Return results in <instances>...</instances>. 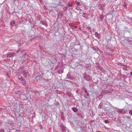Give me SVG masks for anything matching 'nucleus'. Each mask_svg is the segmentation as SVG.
<instances>
[{
    "mask_svg": "<svg viewBox=\"0 0 132 132\" xmlns=\"http://www.w3.org/2000/svg\"><path fill=\"white\" fill-rule=\"evenodd\" d=\"M129 38H127V39L126 38L125 39V40L127 41L126 42L127 43H128L130 42V40Z\"/></svg>",
    "mask_w": 132,
    "mask_h": 132,
    "instance_id": "nucleus-26",
    "label": "nucleus"
},
{
    "mask_svg": "<svg viewBox=\"0 0 132 132\" xmlns=\"http://www.w3.org/2000/svg\"><path fill=\"white\" fill-rule=\"evenodd\" d=\"M39 0V1H40V3H43V0Z\"/></svg>",
    "mask_w": 132,
    "mask_h": 132,
    "instance_id": "nucleus-51",
    "label": "nucleus"
},
{
    "mask_svg": "<svg viewBox=\"0 0 132 132\" xmlns=\"http://www.w3.org/2000/svg\"><path fill=\"white\" fill-rule=\"evenodd\" d=\"M79 7H76V8H75V9H77L78 10H79V9H78Z\"/></svg>",
    "mask_w": 132,
    "mask_h": 132,
    "instance_id": "nucleus-54",
    "label": "nucleus"
},
{
    "mask_svg": "<svg viewBox=\"0 0 132 132\" xmlns=\"http://www.w3.org/2000/svg\"><path fill=\"white\" fill-rule=\"evenodd\" d=\"M110 48L108 46H107V47H106V48L107 49H109V48Z\"/></svg>",
    "mask_w": 132,
    "mask_h": 132,
    "instance_id": "nucleus-59",
    "label": "nucleus"
},
{
    "mask_svg": "<svg viewBox=\"0 0 132 132\" xmlns=\"http://www.w3.org/2000/svg\"><path fill=\"white\" fill-rule=\"evenodd\" d=\"M96 29L94 28H93L92 29V31L93 32H94L96 31Z\"/></svg>",
    "mask_w": 132,
    "mask_h": 132,
    "instance_id": "nucleus-46",
    "label": "nucleus"
},
{
    "mask_svg": "<svg viewBox=\"0 0 132 132\" xmlns=\"http://www.w3.org/2000/svg\"><path fill=\"white\" fill-rule=\"evenodd\" d=\"M66 20V18L63 19V21L64 22V21L65 22Z\"/></svg>",
    "mask_w": 132,
    "mask_h": 132,
    "instance_id": "nucleus-53",
    "label": "nucleus"
},
{
    "mask_svg": "<svg viewBox=\"0 0 132 132\" xmlns=\"http://www.w3.org/2000/svg\"><path fill=\"white\" fill-rule=\"evenodd\" d=\"M92 32V30H91V29L90 30V32Z\"/></svg>",
    "mask_w": 132,
    "mask_h": 132,
    "instance_id": "nucleus-64",
    "label": "nucleus"
},
{
    "mask_svg": "<svg viewBox=\"0 0 132 132\" xmlns=\"http://www.w3.org/2000/svg\"><path fill=\"white\" fill-rule=\"evenodd\" d=\"M15 73H16V75L17 76H20V74L19 73V72L16 71V72Z\"/></svg>",
    "mask_w": 132,
    "mask_h": 132,
    "instance_id": "nucleus-31",
    "label": "nucleus"
},
{
    "mask_svg": "<svg viewBox=\"0 0 132 132\" xmlns=\"http://www.w3.org/2000/svg\"><path fill=\"white\" fill-rule=\"evenodd\" d=\"M117 112L118 113H120L122 114H125L124 113V112H123L122 109H118V110L117 111Z\"/></svg>",
    "mask_w": 132,
    "mask_h": 132,
    "instance_id": "nucleus-14",
    "label": "nucleus"
},
{
    "mask_svg": "<svg viewBox=\"0 0 132 132\" xmlns=\"http://www.w3.org/2000/svg\"><path fill=\"white\" fill-rule=\"evenodd\" d=\"M78 129H79L80 130L79 132H82V129L83 128L81 127H80Z\"/></svg>",
    "mask_w": 132,
    "mask_h": 132,
    "instance_id": "nucleus-32",
    "label": "nucleus"
},
{
    "mask_svg": "<svg viewBox=\"0 0 132 132\" xmlns=\"http://www.w3.org/2000/svg\"><path fill=\"white\" fill-rule=\"evenodd\" d=\"M125 35V37L126 38H129L131 36V31H127L126 32Z\"/></svg>",
    "mask_w": 132,
    "mask_h": 132,
    "instance_id": "nucleus-6",
    "label": "nucleus"
},
{
    "mask_svg": "<svg viewBox=\"0 0 132 132\" xmlns=\"http://www.w3.org/2000/svg\"><path fill=\"white\" fill-rule=\"evenodd\" d=\"M124 8H125V9H127V5H126V6H124Z\"/></svg>",
    "mask_w": 132,
    "mask_h": 132,
    "instance_id": "nucleus-56",
    "label": "nucleus"
},
{
    "mask_svg": "<svg viewBox=\"0 0 132 132\" xmlns=\"http://www.w3.org/2000/svg\"><path fill=\"white\" fill-rule=\"evenodd\" d=\"M59 67V66L57 65L56 67V68H58Z\"/></svg>",
    "mask_w": 132,
    "mask_h": 132,
    "instance_id": "nucleus-62",
    "label": "nucleus"
},
{
    "mask_svg": "<svg viewBox=\"0 0 132 132\" xmlns=\"http://www.w3.org/2000/svg\"><path fill=\"white\" fill-rule=\"evenodd\" d=\"M28 73V72L26 71H23L22 73V74L24 76L25 78H26L27 76V74Z\"/></svg>",
    "mask_w": 132,
    "mask_h": 132,
    "instance_id": "nucleus-20",
    "label": "nucleus"
},
{
    "mask_svg": "<svg viewBox=\"0 0 132 132\" xmlns=\"http://www.w3.org/2000/svg\"><path fill=\"white\" fill-rule=\"evenodd\" d=\"M39 126L40 127H42V125H39Z\"/></svg>",
    "mask_w": 132,
    "mask_h": 132,
    "instance_id": "nucleus-63",
    "label": "nucleus"
},
{
    "mask_svg": "<svg viewBox=\"0 0 132 132\" xmlns=\"http://www.w3.org/2000/svg\"><path fill=\"white\" fill-rule=\"evenodd\" d=\"M58 5H59L60 6H62L63 5L62 3L61 2H60L57 4Z\"/></svg>",
    "mask_w": 132,
    "mask_h": 132,
    "instance_id": "nucleus-33",
    "label": "nucleus"
},
{
    "mask_svg": "<svg viewBox=\"0 0 132 132\" xmlns=\"http://www.w3.org/2000/svg\"><path fill=\"white\" fill-rule=\"evenodd\" d=\"M40 129L41 130H42L43 129V128L42 127H40Z\"/></svg>",
    "mask_w": 132,
    "mask_h": 132,
    "instance_id": "nucleus-58",
    "label": "nucleus"
},
{
    "mask_svg": "<svg viewBox=\"0 0 132 132\" xmlns=\"http://www.w3.org/2000/svg\"><path fill=\"white\" fill-rule=\"evenodd\" d=\"M12 57V56H11V55L10 53L8 54L7 55V57Z\"/></svg>",
    "mask_w": 132,
    "mask_h": 132,
    "instance_id": "nucleus-35",
    "label": "nucleus"
},
{
    "mask_svg": "<svg viewBox=\"0 0 132 132\" xmlns=\"http://www.w3.org/2000/svg\"><path fill=\"white\" fill-rule=\"evenodd\" d=\"M130 74L131 76H132V72H130Z\"/></svg>",
    "mask_w": 132,
    "mask_h": 132,
    "instance_id": "nucleus-60",
    "label": "nucleus"
},
{
    "mask_svg": "<svg viewBox=\"0 0 132 132\" xmlns=\"http://www.w3.org/2000/svg\"><path fill=\"white\" fill-rule=\"evenodd\" d=\"M98 108L100 109H102L104 108L102 102H101L100 103L98 106Z\"/></svg>",
    "mask_w": 132,
    "mask_h": 132,
    "instance_id": "nucleus-15",
    "label": "nucleus"
},
{
    "mask_svg": "<svg viewBox=\"0 0 132 132\" xmlns=\"http://www.w3.org/2000/svg\"><path fill=\"white\" fill-rule=\"evenodd\" d=\"M84 79H86L87 81L90 80V77L89 75H86V76H84Z\"/></svg>",
    "mask_w": 132,
    "mask_h": 132,
    "instance_id": "nucleus-16",
    "label": "nucleus"
},
{
    "mask_svg": "<svg viewBox=\"0 0 132 132\" xmlns=\"http://www.w3.org/2000/svg\"><path fill=\"white\" fill-rule=\"evenodd\" d=\"M46 116L45 115H43L42 116V118L44 117V119H45L46 118Z\"/></svg>",
    "mask_w": 132,
    "mask_h": 132,
    "instance_id": "nucleus-48",
    "label": "nucleus"
},
{
    "mask_svg": "<svg viewBox=\"0 0 132 132\" xmlns=\"http://www.w3.org/2000/svg\"><path fill=\"white\" fill-rule=\"evenodd\" d=\"M75 3L78 6L80 5V3L79 2H78L77 1H75Z\"/></svg>",
    "mask_w": 132,
    "mask_h": 132,
    "instance_id": "nucleus-30",
    "label": "nucleus"
},
{
    "mask_svg": "<svg viewBox=\"0 0 132 132\" xmlns=\"http://www.w3.org/2000/svg\"><path fill=\"white\" fill-rule=\"evenodd\" d=\"M63 115H64L63 113V112L61 113V117L64 116Z\"/></svg>",
    "mask_w": 132,
    "mask_h": 132,
    "instance_id": "nucleus-47",
    "label": "nucleus"
},
{
    "mask_svg": "<svg viewBox=\"0 0 132 132\" xmlns=\"http://www.w3.org/2000/svg\"><path fill=\"white\" fill-rule=\"evenodd\" d=\"M87 28L88 30H90L91 29V27H87Z\"/></svg>",
    "mask_w": 132,
    "mask_h": 132,
    "instance_id": "nucleus-45",
    "label": "nucleus"
},
{
    "mask_svg": "<svg viewBox=\"0 0 132 132\" xmlns=\"http://www.w3.org/2000/svg\"><path fill=\"white\" fill-rule=\"evenodd\" d=\"M10 26L11 27H15V28H16L18 27V25L15 23L14 21L12 20L10 22Z\"/></svg>",
    "mask_w": 132,
    "mask_h": 132,
    "instance_id": "nucleus-3",
    "label": "nucleus"
},
{
    "mask_svg": "<svg viewBox=\"0 0 132 132\" xmlns=\"http://www.w3.org/2000/svg\"><path fill=\"white\" fill-rule=\"evenodd\" d=\"M92 48L95 51V53H98V51H99L101 53V52H102L101 51L98 47L96 48L95 47H93Z\"/></svg>",
    "mask_w": 132,
    "mask_h": 132,
    "instance_id": "nucleus-8",
    "label": "nucleus"
},
{
    "mask_svg": "<svg viewBox=\"0 0 132 132\" xmlns=\"http://www.w3.org/2000/svg\"><path fill=\"white\" fill-rule=\"evenodd\" d=\"M105 123H109L110 121L108 120H106L104 121Z\"/></svg>",
    "mask_w": 132,
    "mask_h": 132,
    "instance_id": "nucleus-34",
    "label": "nucleus"
},
{
    "mask_svg": "<svg viewBox=\"0 0 132 132\" xmlns=\"http://www.w3.org/2000/svg\"><path fill=\"white\" fill-rule=\"evenodd\" d=\"M69 25L71 27H73V26L72 23H70L69 24Z\"/></svg>",
    "mask_w": 132,
    "mask_h": 132,
    "instance_id": "nucleus-39",
    "label": "nucleus"
},
{
    "mask_svg": "<svg viewBox=\"0 0 132 132\" xmlns=\"http://www.w3.org/2000/svg\"><path fill=\"white\" fill-rule=\"evenodd\" d=\"M98 63H96V64H97H97H98V65H97V68H98V66H100V65H99V64H98Z\"/></svg>",
    "mask_w": 132,
    "mask_h": 132,
    "instance_id": "nucleus-55",
    "label": "nucleus"
},
{
    "mask_svg": "<svg viewBox=\"0 0 132 132\" xmlns=\"http://www.w3.org/2000/svg\"><path fill=\"white\" fill-rule=\"evenodd\" d=\"M95 36L98 39H100L101 38V35L99 34H98L97 32H96L95 33Z\"/></svg>",
    "mask_w": 132,
    "mask_h": 132,
    "instance_id": "nucleus-12",
    "label": "nucleus"
},
{
    "mask_svg": "<svg viewBox=\"0 0 132 132\" xmlns=\"http://www.w3.org/2000/svg\"><path fill=\"white\" fill-rule=\"evenodd\" d=\"M43 80H44L46 81H48V79H46L44 78L43 79Z\"/></svg>",
    "mask_w": 132,
    "mask_h": 132,
    "instance_id": "nucleus-52",
    "label": "nucleus"
},
{
    "mask_svg": "<svg viewBox=\"0 0 132 132\" xmlns=\"http://www.w3.org/2000/svg\"><path fill=\"white\" fill-rule=\"evenodd\" d=\"M72 110L75 112L76 113L77 112L78 110L77 108L74 107H73L72 108Z\"/></svg>",
    "mask_w": 132,
    "mask_h": 132,
    "instance_id": "nucleus-19",
    "label": "nucleus"
},
{
    "mask_svg": "<svg viewBox=\"0 0 132 132\" xmlns=\"http://www.w3.org/2000/svg\"><path fill=\"white\" fill-rule=\"evenodd\" d=\"M68 6L70 7H71L72 6V2H69L68 4Z\"/></svg>",
    "mask_w": 132,
    "mask_h": 132,
    "instance_id": "nucleus-22",
    "label": "nucleus"
},
{
    "mask_svg": "<svg viewBox=\"0 0 132 132\" xmlns=\"http://www.w3.org/2000/svg\"><path fill=\"white\" fill-rule=\"evenodd\" d=\"M69 82L72 84H74L75 82L74 81H72L71 80H69Z\"/></svg>",
    "mask_w": 132,
    "mask_h": 132,
    "instance_id": "nucleus-41",
    "label": "nucleus"
},
{
    "mask_svg": "<svg viewBox=\"0 0 132 132\" xmlns=\"http://www.w3.org/2000/svg\"><path fill=\"white\" fill-rule=\"evenodd\" d=\"M68 6H65V9H64L65 11H66L67 10V9H68Z\"/></svg>",
    "mask_w": 132,
    "mask_h": 132,
    "instance_id": "nucleus-42",
    "label": "nucleus"
},
{
    "mask_svg": "<svg viewBox=\"0 0 132 132\" xmlns=\"http://www.w3.org/2000/svg\"><path fill=\"white\" fill-rule=\"evenodd\" d=\"M10 53L11 54V55L12 56H15L16 54L15 53L12 52H10Z\"/></svg>",
    "mask_w": 132,
    "mask_h": 132,
    "instance_id": "nucleus-27",
    "label": "nucleus"
},
{
    "mask_svg": "<svg viewBox=\"0 0 132 132\" xmlns=\"http://www.w3.org/2000/svg\"><path fill=\"white\" fill-rule=\"evenodd\" d=\"M106 111V114L109 116L111 117V116H112V113L111 111L110 110H108Z\"/></svg>",
    "mask_w": 132,
    "mask_h": 132,
    "instance_id": "nucleus-9",
    "label": "nucleus"
},
{
    "mask_svg": "<svg viewBox=\"0 0 132 132\" xmlns=\"http://www.w3.org/2000/svg\"><path fill=\"white\" fill-rule=\"evenodd\" d=\"M40 77V76H36V78H37L38 77Z\"/></svg>",
    "mask_w": 132,
    "mask_h": 132,
    "instance_id": "nucleus-57",
    "label": "nucleus"
},
{
    "mask_svg": "<svg viewBox=\"0 0 132 132\" xmlns=\"http://www.w3.org/2000/svg\"><path fill=\"white\" fill-rule=\"evenodd\" d=\"M98 69L101 71H102L103 70V68L100 66H98Z\"/></svg>",
    "mask_w": 132,
    "mask_h": 132,
    "instance_id": "nucleus-29",
    "label": "nucleus"
},
{
    "mask_svg": "<svg viewBox=\"0 0 132 132\" xmlns=\"http://www.w3.org/2000/svg\"><path fill=\"white\" fill-rule=\"evenodd\" d=\"M126 108L124 107L122 109L123 112H124L125 114H127L129 110L128 109H126Z\"/></svg>",
    "mask_w": 132,
    "mask_h": 132,
    "instance_id": "nucleus-13",
    "label": "nucleus"
},
{
    "mask_svg": "<svg viewBox=\"0 0 132 132\" xmlns=\"http://www.w3.org/2000/svg\"><path fill=\"white\" fill-rule=\"evenodd\" d=\"M104 16L103 15H102V14L100 16V20H101V21H103V19L104 18Z\"/></svg>",
    "mask_w": 132,
    "mask_h": 132,
    "instance_id": "nucleus-28",
    "label": "nucleus"
},
{
    "mask_svg": "<svg viewBox=\"0 0 132 132\" xmlns=\"http://www.w3.org/2000/svg\"><path fill=\"white\" fill-rule=\"evenodd\" d=\"M41 22H42L43 24L45 25L46 27L48 26V24L47 23L46 21H41Z\"/></svg>",
    "mask_w": 132,
    "mask_h": 132,
    "instance_id": "nucleus-18",
    "label": "nucleus"
},
{
    "mask_svg": "<svg viewBox=\"0 0 132 132\" xmlns=\"http://www.w3.org/2000/svg\"><path fill=\"white\" fill-rule=\"evenodd\" d=\"M122 5L123 6H126L127 5V4H126V3L125 2H124L123 3Z\"/></svg>",
    "mask_w": 132,
    "mask_h": 132,
    "instance_id": "nucleus-38",
    "label": "nucleus"
},
{
    "mask_svg": "<svg viewBox=\"0 0 132 132\" xmlns=\"http://www.w3.org/2000/svg\"><path fill=\"white\" fill-rule=\"evenodd\" d=\"M109 106H110L111 107H112L113 108H114V107L110 103L109 105Z\"/></svg>",
    "mask_w": 132,
    "mask_h": 132,
    "instance_id": "nucleus-49",
    "label": "nucleus"
},
{
    "mask_svg": "<svg viewBox=\"0 0 132 132\" xmlns=\"http://www.w3.org/2000/svg\"><path fill=\"white\" fill-rule=\"evenodd\" d=\"M18 79L19 81L22 82V83L23 85L25 86L26 85V81L23 77H19Z\"/></svg>",
    "mask_w": 132,
    "mask_h": 132,
    "instance_id": "nucleus-5",
    "label": "nucleus"
},
{
    "mask_svg": "<svg viewBox=\"0 0 132 132\" xmlns=\"http://www.w3.org/2000/svg\"><path fill=\"white\" fill-rule=\"evenodd\" d=\"M61 119L62 120H63L64 119V116L61 117Z\"/></svg>",
    "mask_w": 132,
    "mask_h": 132,
    "instance_id": "nucleus-50",
    "label": "nucleus"
},
{
    "mask_svg": "<svg viewBox=\"0 0 132 132\" xmlns=\"http://www.w3.org/2000/svg\"><path fill=\"white\" fill-rule=\"evenodd\" d=\"M118 74V75H119V76L120 75H121V73L120 72V73H119Z\"/></svg>",
    "mask_w": 132,
    "mask_h": 132,
    "instance_id": "nucleus-61",
    "label": "nucleus"
},
{
    "mask_svg": "<svg viewBox=\"0 0 132 132\" xmlns=\"http://www.w3.org/2000/svg\"><path fill=\"white\" fill-rule=\"evenodd\" d=\"M59 126L60 127V129L62 132H66V127L65 126L62 124L60 123V124Z\"/></svg>",
    "mask_w": 132,
    "mask_h": 132,
    "instance_id": "nucleus-2",
    "label": "nucleus"
},
{
    "mask_svg": "<svg viewBox=\"0 0 132 132\" xmlns=\"http://www.w3.org/2000/svg\"><path fill=\"white\" fill-rule=\"evenodd\" d=\"M88 14H87V13H84L83 14L82 16L83 17L85 18H87L88 17Z\"/></svg>",
    "mask_w": 132,
    "mask_h": 132,
    "instance_id": "nucleus-17",
    "label": "nucleus"
},
{
    "mask_svg": "<svg viewBox=\"0 0 132 132\" xmlns=\"http://www.w3.org/2000/svg\"><path fill=\"white\" fill-rule=\"evenodd\" d=\"M105 103V105H107L108 106H109V104L110 103L109 102H106Z\"/></svg>",
    "mask_w": 132,
    "mask_h": 132,
    "instance_id": "nucleus-40",
    "label": "nucleus"
},
{
    "mask_svg": "<svg viewBox=\"0 0 132 132\" xmlns=\"http://www.w3.org/2000/svg\"><path fill=\"white\" fill-rule=\"evenodd\" d=\"M63 70H61L59 71H57V73L58 74H60L61 73H63Z\"/></svg>",
    "mask_w": 132,
    "mask_h": 132,
    "instance_id": "nucleus-24",
    "label": "nucleus"
},
{
    "mask_svg": "<svg viewBox=\"0 0 132 132\" xmlns=\"http://www.w3.org/2000/svg\"><path fill=\"white\" fill-rule=\"evenodd\" d=\"M129 113L131 115H132V109L130 110L129 112Z\"/></svg>",
    "mask_w": 132,
    "mask_h": 132,
    "instance_id": "nucleus-36",
    "label": "nucleus"
},
{
    "mask_svg": "<svg viewBox=\"0 0 132 132\" xmlns=\"http://www.w3.org/2000/svg\"><path fill=\"white\" fill-rule=\"evenodd\" d=\"M105 4H99L98 5V6L100 7L99 9L102 10H103V8L105 7Z\"/></svg>",
    "mask_w": 132,
    "mask_h": 132,
    "instance_id": "nucleus-11",
    "label": "nucleus"
},
{
    "mask_svg": "<svg viewBox=\"0 0 132 132\" xmlns=\"http://www.w3.org/2000/svg\"><path fill=\"white\" fill-rule=\"evenodd\" d=\"M63 16V12L62 11H60L58 14V18L59 19H61L62 18Z\"/></svg>",
    "mask_w": 132,
    "mask_h": 132,
    "instance_id": "nucleus-7",
    "label": "nucleus"
},
{
    "mask_svg": "<svg viewBox=\"0 0 132 132\" xmlns=\"http://www.w3.org/2000/svg\"><path fill=\"white\" fill-rule=\"evenodd\" d=\"M0 132H4L3 129H1L0 130Z\"/></svg>",
    "mask_w": 132,
    "mask_h": 132,
    "instance_id": "nucleus-43",
    "label": "nucleus"
},
{
    "mask_svg": "<svg viewBox=\"0 0 132 132\" xmlns=\"http://www.w3.org/2000/svg\"><path fill=\"white\" fill-rule=\"evenodd\" d=\"M43 8H44L46 10H47V8L45 6V5H44L43 6Z\"/></svg>",
    "mask_w": 132,
    "mask_h": 132,
    "instance_id": "nucleus-44",
    "label": "nucleus"
},
{
    "mask_svg": "<svg viewBox=\"0 0 132 132\" xmlns=\"http://www.w3.org/2000/svg\"><path fill=\"white\" fill-rule=\"evenodd\" d=\"M66 94L69 96L71 97V93L69 92H67L66 93Z\"/></svg>",
    "mask_w": 132,
    "mask_h": 132,
    "instance_id": "nucleus-23",
    "label": "nucleus"
},
{
    "mask_svg": "<svg viewBox=\"0 0 132 132\" xmlns=\"http://www.w3.org/2000/svg\"><path fill=\"white\" fill-rule=\"evenodd\" d=\"M35 93L36 96H37L39 95V93L37 90H36L35 91Z\"/></svg>",
    "mask_w": 132,
    "mask_h": 132,
    "instance_id": "nucleus-25",
    "label": "nucleus"
},
{
    "mask_svg": "<svg viewBox=\"0 0 132 132\" xmlns=\"http://www.w3.org/2000/svg\"><path fill=\"white\" fill-rule=\"evenodd\" d=\"M67 78L69 79H70L72 80L73 79V77L71 76L68 75V74L67 75Z\"/></svg>",
    "mask_w": 132,
    "mask_h": 132,
    "instance_id": "nucleus-21",
    "label": "nucleus"
},
{
    "mask_svg": "<svg viewBox=\"0 0 132 132\" xmlns=\"http://www.w3.org/2000/svg\"><path fill=\"white\" fill-rule=\"evenodd\" d=\"M108 50L109 51H111V52H113V50L111 48H109Z\"/></svg>",
    "mask_w": 132,
    "mask_h": 132,
    "instance_id": "nucleus-37",
    "label": "nucleus"
},
{
    "mask_svg": "<svg viewBox=\"0 0 132 132\" xmlns=\"http://www.w3.org/2000/svg\"><path fill=\"white\" fill-rule=\"evenodd\" d=\"M26 92L25 95H28V94H30L28 97L30 99L33 97V96L34 95V93L32 91L31 88L28 87L26 88Z\"/></svg>",
    "mask_w": 132,
    "mask_h": 132,
    "instance_id": "nucleus-1",
    "label": "nucleus"
},
{
    "mask_svg": "<svg viewBox=\"0 0 132 132\" xmlns=\"http://www.w3.org/2000/svg\"><path fill=\"white\" fill-rule=\"evenodd\" d=\"M77 116H78V117L81 118L82 119H83L84 116V114L83 113H81L78 112L77 113Z\"/></svg>",
    "mask_w": 132,
    "mask_h": 132,
    "instance_id": "nucleus-10",
    "label": "nucleus"
},
{
    "mask_svg": "<svg viewBox=\"0 0 132 132\" xmlns=\"http://www.w3.org/2000/svg\"><path fill=\"white\" fill-rule=\"evenodd\" d=\"M82 90L84 91L86 93V94H85L84 95L85 98H87V97L89 96V94L88 93L87 89L84 87H82Z\"/></svg>",
    "mask_w": 132,
    "mask_h": 132,
    "instance_id": "nucleus-4",
    "label": "nucleus"
}]
</instances>
